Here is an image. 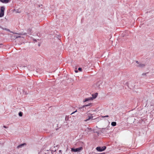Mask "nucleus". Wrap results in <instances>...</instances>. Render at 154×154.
Wrapping results in <instances>:
<instances>
[{"mask_svg":"<svg viewBox=\"0 0 154 154\" xmlns=\"http://www.w3.org/2000/svg\"><path fill=\"white\" fill-rule=\"evenodd\" d=\"M83 148L82 147H80L76 149L72 148L71 151L74 152H80L82 150Z\"/></svg>","mask_w":154,"mask_h":154,"instance_id":"f257e3e1","label":"nucleus"},{"mask_svg":"<svg viewBox=\"0 0 154 154\" xmlns=\"http://www.w3.org/2000/svg\"><path fill=\"white\" fill-rule=\"evenodd\" d=\"M106 148L105 146H103L102 147H96V149L100 152H102Z\"/></svg>","mask_w":154,"mask_h":154,"instance_id":"f03ea898","label":"nucleus"},{"mask_svg":"<svg viewBox=\"0 0 154 154\" xmlns=\"http://www.w3.org/2000/svg\"><path fill=\"white\" fill-rule=\"evenodd\" d=\"M90 116H89L85 120H84V121L85 122H87L88 121H89L90 120H92L93 119H96L97 118H95L94 119H93V117L92 115V114H90Z\"/></svg>","mask_w":154,"mask_h":154,"instance_id":"7ed1b4c3","label":"nucleus"},{"mask_svg":"<svg viewBox=\"0 0 154 154\" xmlns=\"http://www.w3.org/2000/svg\"><path fill=\"white\" fill-rule=\"evenodd\" d=\"M93 100V98L91 97H89L88 98H86L85 99V100L83 101L84 102H85L87 101H90L92 100Z\"/></svg>","mask_w":154,"mask_h":154,"instance_id":"20e7f679","label":"nucleus"},{"mask_svg":"<svg viewBox=\"0 0 154 154\" xmlns=\"http://www.w3.org/2000/svg\"><path fill=\"white\" fill-rule=\"evenodd\" d=\"M108 128H103L100 129V131L102 132H103L104 131H106L108 130Z\"/></svg>","mask_w":154,"mask_h":154,"instance_id":"39448f33","label":"nucleus"},{"mask_svg":"<svg viewBox=\"0 0 154 154\" xmlns=\"http://www.w3.org/2000/svg\"><path fill=\"white\" fill-rule=\"evenodd\" d=\"M25 145H26V144L24 143H23V144H21L20 145H18L17 146V149H19L20 148H21L23 147Z\"/></svg>","mask_w":154,"mask_h":154,"instance_id":"423d86ee","label":"nucleus"},{"mask_svg":"<svg viewBox=\"0 0 154 154\" xmlns=\"http://www.w3.org/2000/svg\"><path fill=\"white\" fill-rule=\"evenodd\" d=\"M91 131V128H87V129L85 130V131H86L87 134H88V132Z\"/></svg>","mask_w":154,"mask_h":154,"instance_id":"0eeeda50","label":"nucleus"},{"mask_svg":"<svg viewBox=\"0 0 154 154\" xmlns=\"http://www.w3.org/2000/svg\"><path fill=\"white\" fill-rule=\"evenodd\" d=\"M0 1L2 3H7L9 2V0H0Z\"/></svg>","mask_w":154,"mask_h":154,"instance_id":"6e6552de","label":"nucleus"},{"mask_svg":"<svg viewBox=\"0 0 154 154\" xmlns=\"http://www.w3.org/2000/svg\"><path fill=\"white\" fill-rule=\"evenodd\" d=\"M92 97H91L93 98V100L97 96V93H95V94H92Z\"/></svg>","mask_w":154,"mask_h":154,"instance_id":"1a4fd4ad","label":"nucleus"},{"mask_svg":"<svg viewBox=\"0 0 154 154\" xmlns=\"http://www.w3.org/2000/svg\"><path fill=\"white\" fill-rule=\"evenodd\" d=\"M91 103H89V104H87V105H84L81 108H79V109H80L81 108H84L85 106H90L91 105Z\"/></svg>","mask_w":154,"mask_h":154,"instance_id":"9d476101","label":"nucleus"},{"mask_svg":"<svg viewBox=\"0 0 154 154\" xmlns=\"http://www.w3.org/2000/svg\"><path fill=\"white\" fill-rule=\"evenodd\" d=\"M116 122H112L111 123V125L112 126H114L116 125Z\"/></svg>","mask_w":154,"mask_h":154,"instance_id":"9b49d317","label":"nucleus"},{"mask_svg":"<svg viewBox=\"0 0 154 154\" xmlns=\"http://www.w3.org/2000/svg\"><path fill=\"white\" fill-rule=\"evenodd\" d=\"M17 35V37H16V38L21 37V36L19 34H16Z\"/></svg>","mask_w":154,"mask_h":154,"instance_id":"f8f14e48","label":"nucleus"},{"mask_svg":"<svg viewBox=\"0 0 154 154\" xmlns=\"http://www.w3.org/2000/svg\"><path fill=\"white\" fill-rule=\"evenodd\" d=\"M144 66H145V65L144 64H141L139 65V66L140 67H143Z\"/></svg>","mask_w":154,"mask_h":154,"instance_id":"ddd939ff","label":"nucleus"},{"mask_svg":"<svg viewBox=\"0 0 154 154\" xmlns=\"http://www.w3.org/2000/svg\"><path fill=\"white\" fill-rule=\"evenodd\" d=\"M19 115L20 116H22V113L21 112H20L19 113Z\"/></svg>","mask_w":154,"mask_h":154,"instance_id":"4468645a","label":"nucleus"},{"mask_svg":"<svg viewBox=\"0 0 154 154\" xmlns=\"http://www.w3.org/2000/svg\"><path fill=\"white\" fill-rule=\"evenodd\" d=\"M77 112V110H76L74 112H72L71 114V115H72L74 113H75L76 112Z\"/></svg>","mask_w":154,"mask_h":154,"instance_id":"2eb2a0df","label":"nucleus"},{"mask_svg":"<svg viewBox=\"0 0 154 154\" xmlns=\"http://www.w3.org/2000/svg\"><path fill=\"white\" fill-rule=\"evenodd\" d=\"M2 29L3 30H7L8 31H9V29H7L6 28H2Z\"/></svg>","mask_w":154,"mask_h":154,"instance_id":"dca6fc26","label":"nucleus"},{"mask_svg":"<svg viewBox=\"0 0 154 154\" xmlns=\"http://www.w3.org/2000/svg\"><path fill=\"white\" fill-rule=\"evenodd\" d=\"M82 68H79V69H78V70H79V71H81L82 70Z\"/></svg>","mask_w":154,"mask_h":154,"instance_id":"f3484780","label":"nucleus"},{"mask_svg":"<svg viewBox=\"0 0 154 154\" xmlns=\"http://www.w3.org/2000/svg\"><path fill=\"white\" fill-rule=\"evenodd\" d=\"M109 116L108 115H107L106 116H102V117L104 118V117H108Z\"/></svg>","mask_w":154,"mask_h":154,"instance_id":"a211bd4d","label":"nucleus"},{"mask_svg":"<svg viewBox=\"0 0 154 154\" xmlns=\"http://www.w3.org/2000/svg\"><path fill=\"white\" fill-rule=\"evenodd\" d=\"M17 35H14V37L15 38H16V37H17Z\"/></svg>","mask_w":154,"mask_h":154,"instance_id":"6ab92c4d","label":"nucleus"},{"mask_svg":"<svg viewBox=\"0 0 154 154\" xmlns=\"http://www.w3.org/2000/svg\"><path fill=\"white\" fill-rule=\"evenodd\" d=\"M16 12H17V13H20V11H16Z\"/></svg>","mask_w":154,"mask_h":154,"instance_id":"aec40b11","label":"nucleus"},{"mask_svg":"<svg viewBox=\"0 0 154 154\" xmlns=\"http://www.w3.org/2000/svg\"><path fill=\"white\" fill-rule=\"evenodd\" d=\"M4 127L5 128H7V127H6L5 126H4Z\"/></svg>","mask_w":154,"mask_h":154,"instance_id":"412c9836","label":"nucleus"},{"mask_svg":"<svg viewBox=\"0 0 154 154\" xmlns=\"http://www.w3.org/2000/svg\"><path fill=\"white\" fill-rule=\"evenodd\" d=\"M75 72H78V71H76V70L75 71Z\"/></svg>","mask_w":154,"mask_h":154,"instance_id":"4be33fe9","label":"nucleus"},{"mask_svg":"<svg viewBox=\"0 0 154 154\" xmlns=\"http://www.w3.org/2000/svg\"><path fill=\"white\" fill-rule=\"evenodd\" d=\"M136 63H138V62L137 61Z\"/></svg>","mask_w":154,"mask_h":154,"instance_id":"5701e85b","label":"nucleus"},{"mask_svg":"<svg viewBox=\"0 0 154 154\" xmlns=\"http://www.w3.org/2000/svg\"><path fill=\"white\" fill-rule=\"evenodd\" d=\"M44 154H47L46 153H45Z\"/></svg>","mask_w":154,"mask_h":154,"instance_id":"b1692460","label":"nucleus"}]
</instances>
